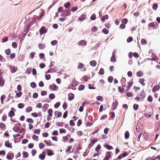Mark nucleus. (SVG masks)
I'll use <instances>...</instances> for the list:
<instances>
[{
  "instance_id": "obj_1",
  "label": "nucleus",
  "mask_w": 160,
  "mask_h": 160,
  "mask_svg": "<svg viewBox=\"0 0 160 160\" xmlns=\"http://www.w3.org/2000/svg\"><path fill=\"white\" fill-rule=\"evenodd\" d=\"M16 110L14 109V108H12L11 109V110L9 112L8 116L9 117L12 118V117L15 115V113L14 112Z\"/></svg>"
},
{
  "instance_id": "obj_2",
  "label": "nucleus",
  "mask_w": 160,
  "mask_h": 160,
  "mask_svg": "<svg viewBox=\"0 0 160 160\" xmlns=\"http://www.w3.org/2000/svg\"><path fill=\"white\" fill-rule=\"evenodd\" d=\"M47 32V30L46 29V28L44 26L42 27L39 30V32L41 35H42L44 33H45Z\"/></svg>"
},
{
  "instance_id": "obj_3",
  "label": "nucleus",
  "mask_w": 160,
  "mask_h": 160,
  "mask_svg": "<svg viewBox=\"0 0 160 160\" xmlns=\"http://www.w3.org/2000/svg\"><path fill=\"white\" fill-rule=\"evenodd\" d=\"M9 67L12 73H13L15 72L17 70V68H16L14 66L9 65Z\"/></svg>"
},
{
  "instance_id": "obj_4",
  "label": "nucleus",
  "mask_w": 160,
  "mask_h": 160,
  "mask_svg": "<svg viewBox=\"0 0 160 160\" xmlns=\"http://www.w3.org/2000/svg\"><path fill=\"white\" fill-rule=\"evenodd\" d=\"M118 105V103L117 100H116L115 102H113L112 103L111 109L112 110H115L117 108V107Z\"/></svg>"
},
{
  "instance_id": "obj_5",
  "label": "nucleus",
  "mask_w": 160,
  "mask_h": 160,
  "mask_svg": "<svg viewBox=\"0 0 160 160\" xmlns=\"http://www.w3.org/2000/svg\"><path fill=\"white\" fill-rule=\"evenodd\" d=\"M49 88L53 90H56L58 89V87L56 85L54 84H52L50 85L49 86Z\"/></svg>"
},
{
  "instance_id": "obj_6",
  "label": "nucleus",
  "mask_w": 160,
  "mask_h": 160,
  "mask_svg": "<svg viewBox=\"0 0 160 160\" xmlns=\"http://www.w3.org/2000/svg\"><path fill=\"white\" fill-rule=\"evenodd\" d=\"M14 157V154L12 153H8L7 156V158L8 159H12Z\"/></svg>"
},
{
  "instance_id": "obj_7",
  "label": "nucleus",
  "mask_w": 160,
  "mask_h": 160,
  "mask_svg": "<svg viewBox=\"0 0 160 160\" xmlns=\"http://www.w3.org/2000/svg\"><path fill=\"white\" fill-rule=\"evenodd\" d=\"M44 10H42V12H41L40 15L38 16H37L36 19H38V20H40L41 19L42 17L44 15Z\"/></svg>"
},
{
  "instance_id": "obj_8",
  "label": "nucleus",
  "mask_w": 160,
  "mask_h": 160,
  "mask_svg": "<svg viewBox=\"0 0 160 160\" xmlns=\"http://www.w3.org/2000/svg\"><path fill=\"white\" fill-rule=\"evenodd\" d=\"M86 44V42L84 40H81L78 42V44L80 46H85Z\"/></svg>"
},
{
  "instance_id": "obj_9",
  "label": "nucleus",
  "mask_w": 160,
  "mask_h": 160,
  "mask_svg": "<svg viewBox=\"0 0 160 160\" xmlns=\"http://www.w3.org/2000/svg\"><path fill=\"white\" fill-rule=\"evenodd\" d=\"M160 88L159 85L155 86L153 87L152 89V92L154 93L156 91L158 90Z\"/></svg>"
},
{
  "instance_id": "obj_10",
  "label": "nucleus",
  "mask_w": 160,
  "mask_h": 160,
  "mask_svg": "<svg viewBox=\"0 0 160 160\" xmlns=\"http://www.w3.org/2000/svg\"><path fill=\"white\" fill-rule=\"evenodd\" d=\"M68 99L69 100L71 101L74 99V94L71 93L68 94Z\"/></svg>"
},
{
  "instance_id": "obj_11",
  "label": "nucleus",
  "mask_w": 160,
  "mask_h": 160,
  "mask_svg": "<svg viewBox=\"0 0 160 160\" xmlns=\"http://www.w3.org/2000/svg\"><path fill=\"white\" fill-rule=\"evenodd\" d=\"M5 145L6 147L8 148H12V145L11 143H10L9 142L7 141L5 142Z\"/></svg>"
},
{
  "instance_id": "obj_12",
  "label": "nucleus",
  "mask_w": 160,
  "mask_h": 160,
  "mask_svg": "<svg viewBox=\"0 0 160 160\" xmlns=\"http://www.w3.org/2000/svg\"><path fill=\"white\" fill-rule=\"evenodd\" d=\"M48 107V104H45L43 106L42 110L43 112H45Z\"/></svg>"
},
{
  "instance_id": "obj_13",
  "label": "nucleus",
  "mask_w": 160,
  "mask_h": 160,
  "mask_svg": "<svg viewBox=\"0 0 160 160\" xmlns=\"http://www.w3.org/2000/svg\"><path fill=\"white\" fill-rule=\"evenodd\" d=\"M97 64V62L95 60H92L90 62V64L93 67H95Z\"/></svg>"
},
{
  "instance_id": "obj_14",
  "label": "nucleus",
  "mask_w": 160,
  "mask_h": 160,
  "mask_svg": "<svg viewBox=\"0 0 160 160\" xmlns=\"http://www.w3.org/2000/svg\"><path fill=\"white\" fill-rule=\"evenodd\" d=\"M133 82L132 81H130L128 83V90L133 85Z\"/></svg>"
},
{
  "instance_id": "obj_15",
  "label": "nucleus",
  "mask_w": 160,
  "mask_h": 160,
  "mask_svg": "<svg viewBox=\"0 0 160 160\" xmlns=\"http://www.w3.org/2000/svg\"><path fill=\"white\" fill-rule=\"evenodd\" d=\"M86 17V16L85 15H82L78 18V19L80 21H82Z\"/></svg>"
},
{
  "instance_id": "obj_16",
  "label": "nucleus",
  "mask_w": 160,
  "mask_h": 160,
  "mask_svg": "<svg viewBox=\"0 0 160 160\" xmlns=\"http://www.w3.org/2000/svg\"><path fill=\"white\" fill-rule=\"evenodd\" d=\"M20 127L18 126V125H15L13 128V130L15 132H17L19 129Z\"/></svg>"
},
{
  "instance_id": "obj_17",
  "label": "nucleus",
  "mask_w": 160,
  "mask_h": 160,
  "mask_svg": "<svg viewBox=\"0 0 160 160\" xmlns=\"http://www.w3.org/2000/svg\"><path fill=\"white\" fill-rule=\"evenodd\" d=\"M145 80L144 78H140L139 79V82L142 85V86H144L145 85L144 82Z\"/></svg>"
},
{
  "instance_id": "obj_18",
  "label": "nucleus",
  "mask_w": 160,
  "mask_h": 160,
  "mask_svg": "<svg viewBox=\"0 0 160 160\" xmlns=\"http://www.w3.org/2000/svg\"><path fill=\"white\" fill-rule=\"evenodd\" d=\"M48 115L47 116L48 117H51L52 116V109H48Z\"/></svg>"
},
{
  "instance_id": "obj_19",
  "label": "nucleus",
  "mask_w": 160,
  "mask_h": 160,
  "mask_svg": "<svg viewBox=\"0 0 160 160\" xmlns=\"http://www.w3.org/2000/svg\"><path fill=\"white\" fill-rule=\"evenodd\" d=\"M43 153L44 154H41L39 155V159L42 160H44L45 158V156L44 155L45 153L44 152H43Z\"/></svg>"
},
{
  "instance_id": "obj_20",
  "label": "nucleus",
  "mask_w": 160,
  "mask_h": 160,
  "mask_svg": "<svg viewBox=\"0 0 160 160\" xmlns=\"http://www.w3.org/2000/svg\"><path fill=\"white\" fill-rule=\"evenodd\" d=\"M54 153L52 152V150H49L48 149H47V155L48 156H51Z\"/></svg>"
},
{
  "instance_id": "obj_21",
  "label": "nucleus",
  "mask_w": 160,
  "mask_h": 160,
  "mask_svg": "<svg viewBox=\"0 0 160 160\" xmlns=\"http://www.w3.org/2000/svg\"><path fill=\"white\" fill-rule=\"evenodd\" d=\"M38 47L40 49H43L45 48L46 46L44 44H39L38 45Z\"/></svg>"
},
{
  "instance_id": "obj_22",
  "label": "nucleus",
  "mask_w": 160,
  "mask_h": 160,
  "mask_svg": "<svg viewBox=\"0 0 160 160\" xmlns=\"http://www.w3.org/2000/svg\"><path fill=\"white\" fill-rule=\"evenodd\" d=\"M22 154L23 157L25 158H27L28 156V153L25 151H23Z\"/></svg>"
},
{
  "instance_id": "obj_23",
  "label": "nucleus",
  "mask_w": 160,
  "mask_h": 160,
  "mask_svg": "<svg viewBox=\"0 0 160 160\" xmlns=\"http://www.w3.org/2000/svg\"><path fill=\"white\" fill-rule=\"evenodd\" d=\"M26 111L27 112H29L32 111V108L31 107H28L26 109Z\"/></svg>"
},
{
  "instance_id": "obj_24",
  "label": "nucleus",
  "mask_w": 160,
  "mask_h": 160,
  "mask_svg": "<svg viewBox=\"0 0 160 160\" xmlns=\"http://www.w3.org/2000/svg\"><path fill=\"white\" fill-rule=\"evenodd\" d=\"M129 136V132L128 131H126L125 133V139H128Z\"/></svg>"
},
{
  "instance_id": "obj_25",
  "label": "nucleus",
  "mask_w": 160,
  "mask_h": 160,
  "mask_svg": "<svg viewBox=\"0 0 160 160\" xmlns=\"http://www.w3.org/2000/svg\"><path fill=\"white\" fill-rule=\"evenodd\" d=\"M111 152H106V157L108 158H111Z\"/></svg>"
},
{
  "instance_id": "obj_26",
  "label": "nucleus",
  "mask_w": 160,
  "mask_h": 160,
  "mask_svg": "<svg viewBox=\"0 0 160 160\" xmlns=\"http://www.w3.org/2000/svg\"><path fill=\"white\" fill-rule=\"evenodd\" d=\"M102 32L105 34H107L108 33L109 31L106 28H104L102 29Z\"/></svg>"
},
{
  "instance_id": "obj_27",
  "label": "nucleus",
  "mask_w": 160,
  "mask_h": 160,
  "mask_svg": "<svg viewBox=\"0 0 160 160\" xmlns=\"http://www.w3.org/2000/svg\"><path fill=\"white\" fill-rule=\"evenodd\" d=\"M35 54V53L34 52H32L30 53L29 58L31 59H32L33 58Z\"/></svg>"
},
{
  "instance_id": "obj_28",
  "label": "nucleus",
  "mask_w": 160,
  "mask_h": 160,
  "mask_svg": "<svg viewBox=\"0 0 160 160\" xmlns=\"http://www.w3.org/2000/svg\"><path fill=\"white\" fill-rule=\"evenodd\" d=\"M84 87L83 85L81 84L79 86L78 89L79 90H82L84 89Z\"/></svg>"
},
{
  "instance_id": "obj_29",
  "label": "nucleus",
  "mask_w": 160,
  "mask_h": 160,
  "mask_svg": "<svg viewBox=\"0 0 160 160\" xmlns=\"http://www.w3.org/2000/svg\"><path fill=\"white\" fill-rule=\"evenodd\" d=\"M144 116L147 118H149L152 116V113L151 112H149L148 113H145Z\"/></svg>"
},
{
  "instance_id": "obj_30",
  "label": "nucleus",
  "mask_w": 160,
  "mask_h": 160,
  "mask_svg": "<svg viewBox=\"0 0 160 160\" xmlns=\"http://www.w3.org/2000/svg\"><path fill=\"white\" fill-rule=\"evenodd\" d=\"M44 144L42 142L40 143L39 144V148L40 149H43L44 148Z\"/></svg>"
},
{
  "instance_id": "obj_31",
  "label": "nucleus",
  "mask_w": 160,
  "mask_h": 160,
  "mask_svg": "<svg viewBox=\"0 0 160 160\" xmlns=\"http://www.w3.org/2000/svg\"><path fill=\"white\" fill-rule=\"evenodd\" d=\"M158 7V4L157 3H155L153 5L152 9L154 10H156Z\"/></svg>"
},
{
  "instance_id": "obj_32",
  "label": "nucleus",
  "mask_w": 160,
  "mask_h": 160,
  "mask_svg": "<svg viewBox=\"0 0 160 160\" xmlns=\"http://www.w3.org/2000/svg\"><path fill=\"white\" fill-rule=\"evenodd\" d=\"M44 142L48 145L51 146L52 145V143L50 140H46Z\"/></svg>"
},
{
  "instance_id": "obj_33",
  "label": "nucleus",
  "mask_w": 160,
  "mask_h": 160,
  "mask_svg": "<svg viewBox=\"0 0 160 160\" xmlns=\"http://www.w3.org/2000/svg\"><path fill=\"white\" fill-rule=\"evenodd\" d=\"M55 114H57V117L58 118L62 116V113L59 112H58L57 111H56L55 112Z\"/></svg>"
},
{
  "instance_id": "obj_34",
  "label": "nucleus",
  "mask_w": 160,
  "mask_h": 160,
  "mask_svg": "<svg viewBox=\"0 0 160 160\" xmlns=\"http://www.w3.org/2000/svg\"><path fill=\"white\" fill-rule=\"evenodd\" d=\"M110 61L111 62H115L116 61V58H115V56H112L111 58Z\"/></svg>"
},
{
  "instance_id": "obj_35",
  "label": "nucleus",
  "mask_w": 160,
  "mask_h": 160,
  "mask_svg": "<svg viewBox=\"0 0 160 160\" xmlns=\"http://www.w3.org/2000/svg\"><path fill=\"white\" fill-rule=\"evenodd\" d=\"M49 97L50 99H53L55 98V96L54 94L51 93L49 95Z\"/></svg>"
},
{
  "instance_id": "obj_36",
  "label": "nucleus",
  "mask_w": 160,
  "mask_h": 160,
  "mask_svg": "<svg viewBox=\"0 0 160 160\" xmlns=\"http://www.w3.org/2000/svg\"><path fill=\"white\" fill-rule=\"evenodd\" d=\"M141 43L142 45H146L147 44V42L144 39H141Z\"/></svg>"
},
{
  "instance_id": "obj_37",
  "label": "nucleus",
  "mask_w": 160,
  "mask_h": 160,
  "mask_svg": "<svg viewBox=\"0 0 160 160\" xmlns=\"http://www.w3.org/2000/svg\"><path fill=\"white\" fill-rule=\"evenodd\" d=\"M84 67V65L82 63H80L78 66V69H80L83 68Z\"/></svg>"
},
{
  "instance_id": "obj_38",
  "label": "nucleus",
  "mask_w": 160,
  "mask_h": 160,
  "mask_svg": "<svg viewBox=\"0 0 160 160\" xmlns=\"http://www.w3.org/2000/svg\"><path fill=\"white\" fill-rule=\"evenodd\" d=\"M26 121L29 123H33V120L31 118H28L26 119Z\"/></svg>"
},
{
  "instance_id": "obj_39",
  "label": "nucleus",
  "mask_w": 160,
  "mask_h": 160,
  "mask_svg": "<svg viewBox=\"0 0 160 160\" xmlns=\"http://www.w3.org/2000/svg\"><path fill=\"white\" fill-rule=\"evenodd\" d=\"M97 28L95 26H93L92 29V32H96L97 31Z\"/></svg>"
},
{
  "instance_id": "obj_40",
  "label": "nucleus",
  "mask_w": 160,
  "mask_h": 160,
  "mask_svg": "<svg viewBox=\"0 0 160 160\" xmlns=\"http://www.w3.org/2000/svg\"><path fill=\"white\" fill-rule=\"evenodd\" d=\"M57 43L58 41L56 40L52 41L51 42V43L52 46H54L57 44Z\"/></svg>"
},
{
  "instance_id": "obj_41",
  "label": "nucleus",
  "mask_w": 160,
  "mask_h": 160,
  "mask_svg": "<svg viewBox=\"0 0 160 160\" xmlns=\"http://www.w3.org/2000/svg\"><path fill=\"white\" fill-rule=\"evenodd\" d=\"M138 107H139V106L138 105L136 104H134L133 106V109L135 110H137L138 109Z\"/></svg>"
},
{
  "instance_id": "obj_42",
  "label": "nucleus",
  "mask_w": 160,
  "mask_h": 160,
  "mask_svg": "<svg viewBox=\"0 0 160 160\" xmlns=\"http://www.w3.org/2000/svg\"><path fill=\"white\" fill-rule=\"evenodd\" d=\"M108 16L107 15H105L102 17V20L104 21L106 19H108Z\"/></svg>"
},
{
  "instance_id": "obj_43",
  "label": "nucleus",
  "mask_w": 160,
  "mask_h": 160,
  "mask_svg": "<svg viewBox=\"0 0 160 160\" xmlns=\"http://www.w3.org/2000/svg\"><path fill=\"white\" fill-rule=\"evenodd\" d=\"M17 43L16 42H13L12 43V47L15 48H17Z\"/></svg>"
},
{
  "instance_id": "obj_44",
  "label": "nucleus",
  "mask_w": 160,
  "mask_h": 160,
  "mask_svg": "<svg viewBox=\"0 0 160 160\" xmlns=\"http://www.w3.org/2000/svg\"><path fill=\"white\" fill-rule=\"evenodd\" d=\"M105 147L109 150H112L113 149V147L112 146L109 145H105Z\"/></svg>"
},
{
  "instance_id": "obj_45",
  "label": "nucleus",
  "mask_w": 160,
  "mask_h": 160,
  "mask_svg": "<svg viewBox=\"0 0 160 160\" xmlns=\"http://www.w3.org/2000/svg\"><path fill=\"white\" fill-rule=\"evenodd\" d=\"M94 86L93 85H92V84H89L88 85V88H89V89H96V88L95 87H93V86Z\"/></svg>"
},
{
  "instance_id": "obj_46",
  "label": "nucleus",
  "mask_w": 160,
  "mask_h": 160,
  "mask_svg": "<svg viewBox=\"0 0 160 160\" xmlns=\"http://www.w3.org/2000/svg\"><path fill=\"white\" fill-rule=\"evenodd\" d=\"M18 108H19L21 109L23 108L24 107V105L22 103H20L18 105Z\"/></svg>"
},
{
  "instance_id": "obj_47",
  "label": "nucleus",
  "mask_w": 160,
  "mask_h": 160,
  "mask_svg": "<svg viewBox=\"0 0 160 160\" xmlns=\"http://www.w3.org/2000/svg\"><path fill=\"white\" fill-rule=\"evenodd\" d=\"M113 78L112 76H109L108 78V81L110 83L112 82Z\"/></svg>"
},
{
  "instance_id": "obj_48",
  "label": "nucleus",
  "mask_w": 160,
  "mask_h": 160,
  "mask_svg": "<svg viewBox=\"0 0 160 160\" xmlns=\"http://www.w3.org/2000/svg\"><path fill=\"white\" fill-rule=\"evenodd\" d=\"M8 37H5L2 39V42H7L8 40Z\"/></svg>"
},
{
  "instance_id": "obj_49",
  "label": "nucleus",
  "mask_w": 160,
  "mask_h": 160,
  "mask_svg": "<svg viewBox=\"0 0 160 160\" xmlns=\"http://www.w3.org/2000/svg\"><path fill=\"white\" fill-rule=\"evenodd\" d=\"M104 73V70L103 68H101L99 72V74L100 75H103Z\"/></svg>"
},
{
  "instance_id": "obj_50",
  "label": "nucleus",
  "mask_w": 160,
  "mask_h": 160,
  "mask_svg": "<svg viewBox=\"0 0 160 160\" xmlns=\"http://www.w3.org/2000/svg\"><path fill=\"white\" fill-rule=\"evenodd\" d=\"M40 132V129H36L34 131V133L35 134H39Z\"/></svg>"
},
{
  "instance_id": "obj_51",
  "label": "nucleus",
  "mask_w": 160,
  "mask_h": 160,
  "mask_svg": "<svg viewBox=\"0 0 160 160\" xmlns=\"http://www.w3.org/2000/svg\"><path fill=\"white\" fill-rule=\"evenodd\" d=\"M37 153L36 150L35 149H33L31 152L32 156H34Z\"/></svg>"
},
{
  "instance_id": "obj_52",
  "label": "nucleus",
  "mask_w": 160,
  "mask_h": 160,
  "mask_svg": "<svg viewBox=\"0 0 160 160\" xmlns=\"http://www.w3.org/2000/svg\"><path fill=\"white\" fill-rule=\"evenodd\" d=\"M96 15L94 14H92L91 17H90V19L92 20H94L96 19Z\"/></svg>"
},
{
  "instance_id": "obj_53",
  "label": "nucleus",
  "mask_w": 160,
  "mask_h": 160,
  "mask_svg": "<svg viewBox=\"0 0 160 160\" xmlns=\"http://www.w3.org/2000/svg\"><path fill=\"white\" fill-rule=\"evenodd\" d=\"M137 75L139 77H141L143 75L142 72L141 71H138L137 72Z\"/></svg>"
},
{
  "instance_id": "obj_54",
  "label": "nucleus",
  "mask_w": 160,
  "mask_h": 160,
  "mask_svg": "<svg viewBox=\"0 0 160 160\" xmlns=\"http://www.w3.org/2000/svg\"><path fill=\"white\" fill-rule=\"evenodd\" d=\"M31 86L33 88H35L36 87V84L34 82H32L30 84Z\"/></svg>"
},
{
  "instance_id": "obj_55",
  "label": "nucleus",
  "mask_w": 160,
  "mask_h": 160,
  "mask_svg": "<svg viewBox=\"0 0 160 160\" xmlns=\"http://www.w3.org/2000/svg\"><path fill=\"white\" fill-rule=\"evenodd\" d=\"M60 103L59 102H57L54 105V107L55 108H58L60 105Z\"/></svg>"
},
{
  "instance_id": "obj_56",
  "label": "nucleus",
  "mask_w": 160,
  "mask_h": 160,
  "mask_svg": "<svg viewBox=\"0 0 160 160\" xmlns=\"http://www.w3.org/2000/svg\"><path fill=\"white\" fill-rule=\"evenodd\" d=\"M155 26V25L153 22L150 23L148 25V27H154Z\"/></svg>"
},
{
  "instance_id": "obj_57",
  "label": "nucleus",
  "mask_w": 160,
  "mask_h": 160,
  "mask_svg": "<svg viewBox=\"0 0 160 160\" xmlns=\"http://www.w3.org/2000/svg\"><path fill=\"white\" fill-rule=\"evenodd\" d=\"M59 132L60 133H65L66 132V131L64 129L60 128L59 129Z\"/></svg>"
},
{
  "instance_id": "obj_58",
  "label": "nucleus",
  "mask_w": 160,
  "mask_h": 160,
  "mask_svg": "<svg viewBox=\"0 0 160 160\" xmlns=\"http://www.w3.org/2000/svg\"><path fill=\"white\" fill-rule=\"evenodd\" d=\"M128 19L126 18H123L122 20V22L124 24H127L128 22Z\"/></svg>"
},
{
  "instance_id": "obj_59",
  "label": "nucleus",
  "mask_w": 160,
  "mask_h": 160,
  "mask_svg": "<svg viewBox=\"0 0 160 160\" xmlns=\"http://www.w3.org/2000/svg\"><path fill=\"white\" fill-rule=\"evenodd\" d=\"M62 107L64 110H66L67 109V104L66 102L63 103Z\"/></svg>"
},
{
  "instance_id": "obj_60",
  "label": "nucleus",
  "mask_w": 160,
  "mask_h": 160,
  "mask_svg": "<svg viewBox=\"0 0 160 160\" xmlns=\"http://www.w3.org/2000/svg\"><path fill=\"white\" fill-rule=\"evenodd\" d=\"M31 71H32V68H28L26 70V72L28 74H29L31 73Z\"/></svg>"
},
{
  "instance_id": "obj_61",
  "label": "nucleus",
  "mask_w": 160,
  "mask_h": 160,
  "mask_svg": "<svg viewBox=\"0 0 160 160\" xmlns=\"http://www.w3.org/2000/svg\"><path fill=\"white\" fill-rule=\"evenodd\" d=\"M70 6V3L69 2H67L66 3H65L64 4V7L65 8H67L69 7Z\"/></svg>"
},
{
  "instance_id": "obj_62",
  "label": "nucleus",
  "mask_w": 160,
  "mask_h": 160,
  "mask_svg": "<svg viewBox=\"0 0 160 160\" xmlns=\"http://www.w3.org/2000/svg\"><path fill=\"white\" fill-rule=\"evenodd\" d=\"M52 135L53 136H57L58 135V131L57 130H55L52 133Z\"/></svg>"
},
{
  "instance_id": "obj_63",
  "label": "nucleus",
  "mask_w": 160,
  "mask_h": 160,
  "mask_svg": "<svg viewBox=\"0 0 160 160\" xmlns=\"http://www.w3.org/2000/svg\"><path fill=\"white\" fill-rule=\"evenodd\" d=\"M103 97L102 96H98L97 97V100L102 101Z\"/></svg>"
},
{
  "instance_id": "obj_64",
  "label": "nucleus",
  "mask_w": 160,
  "mask_h": 160,
  "mask_svg": "<svg viewBox=\"0 0 160 160\" xmlns=\"http://www.w3.org/2000/svg\"><path fill=\"white\" fill-rule=\"evenodd\" d=\"M136 130L137 132H139L140 131L141 129L140 128V127L138 125H136Z\"/></svg>"
}]
</instances>
